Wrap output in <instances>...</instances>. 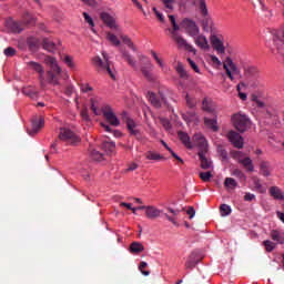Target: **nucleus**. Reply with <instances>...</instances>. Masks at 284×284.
Wrapping results in <instances>:
<instances>
[{"label":"nucleus","instance_id":"1","mask_svg":"<svg viewBox=\"0 0 284 284\" xmlns=\"http://www.w3.org/2000/svg\"><path fill=\"white\" fill-rule=\"evenodd\" d=\"M44 63L51 68V70L47 72L48 83L51 85H59V79H61V68L57 63V59L48 55L44 59Z\"/></svg>","mask_w":284,"mask_h":284},{"label":"nucleus","instance_id":"2","mask_svg":"<svg viewBox=\"0 0 284 284\" xmlns=\"http://www.w3.org/2000/svg\"><path fill=\"white\" fill-rule=\"evenodd\" d=\"M231 121L235 130H237V132H241L242 134L243 132H247V130L252 128V121L250 120V118H247V115L243 113L233 114V116L231 118Z\"/></svg>","mask_w":284,"mask_h":284},{"label":"nucleus","instance_id":"3","mask_svg":"<svg viewBox=\"0 0 284 284\" xmlns=\"http://www.w3.org/2000/svg\"><path fill=\"white\" fill-rule=\"evenodd\" d=\"M103 59L101 57L93 58V65H95L98 72H108V74L111 77V79H114V72H112V69L110 68V61L108 59V53L102 52Z\"/></svg>","mask_w":284,"mask_h":284},{"label":"nucleus","instance_id":"4","mask_svg":"<svg viewBox=\"0 0 284 284\" xmlns=\"http://www.w3.org/2000/svg\"><path fill=\"white\" fill-rule=\"evenodd\" d=\"M59 139L70 145H77L81 141L72 130L65 128L60 129Z\"/></svg>","mask_w":284,"mask_h":284},{"label":"nucleus","instance_id":"5","mask_svg":"<svg viewBox=\"0 0 284 284\" xmlns=\"http://www.w3.org/2000/svg\"><path fill=\"white\" fill-rule=\"evenodd\" d=\"M181 28L185 30L189 37H199V33L201 32V29H199V26H196V22L187 18L182 20Z\"/></svg>","mask_w":284,"mask_h":284},{"label":"nucleus","instance_id":"6","mask_svg":"<svg viewBox=\"0 0 284 284\" xmlns=\"http://www.w3.org/2000/svg\"><path fill=\"white\" fill-rule=\"evenodd\" d=\"M102 114L110 125H113L114 128H119V125H121L119 118H116V114L112 111L110 105L102 108Z\"/></svg>","mask_w":284,"mask_h":284},{"label":"nucleus","instance_id":"7","mask_svg":"<svg viewBox=\"0 0 284 284\" xmlns=\"http://www.w3.org/2000/svg\"><path fill=\"white\" fill-rule=\"evenodd\" d=\"M173 41H175L178 48L186 50V52H192L196 54V49L192 44L187 43V40L184 39L180 33H173Z\"/></svg>","mask_w":284,"mask_h":284},{"label":"nucleus","instance_id":"8","mask_svg":"<svg viewBox=\"0 0 284 284\" xmlns=\"http://www.w3.org/2000/svg\"><path fill=\"white\" fill-rule=\"evenodd\" d=\"M193 143L199 148V153H207V140L203 133H195L193 135Z\"/></svg>","mask_w":284,"mask_h":284},{"label":"nucleus","instance_id":"9","mask_svg":"<svg viewBox=\"0 0 284 284\" xmlns=\"http://www.w3.org/2000/svg\"><path fill=\"white\" fill-rule=\"evenodd\" d=\"M122 121L124 123H126L128 130L130 131L131 134H133V136H140L141 132L139 130H136V123H134V120L130 119V116H128V112H122Z\"/></svg>","mask_w":284,"mask_h":284},{"label":"nucleus","instance_id":"10","mask_svg":"<svg viewBox=\"0 0 284 284\" xmlns=\"http://www.w3.org/2000/svg\"><path fill=\"white\" fill-rule=\"evenodd\" d=\"M227 139H229L230 143H232V145H234V148H237V150H242L243 136H241V134H239V132L230 131L227 133Z\"/></svg>","mask_w":284,"mask_h":284},{"label":"nucleus","instance_id":"11","mask_svg":"<svg viewBox=\"0 0 284 284\" xmlns=\"http://www.w3.org/2000/svg\"><path fill=\"white\" fill-rule=\"evenodd\" d=\"M200 12L203 17L204 28H210V24L212 23V18L210 17V12L207 11V4L205 3V0H200Z\"/></svg>","mask_w":284,"mask_h":284},{"label":"nucleus","instance_id":"12","mask_svg":"<svg viewBox=\"0 0 284 284\" xmlns=\"http://www.w3.org/2000/svg\"><path fill=\"white\" fill-rule=\"evenodd\" d=\"M28 65L31 70H34V72H38V74H40L39 77V81H40V85L41 88H45V81L43 80V74H45V70L43 69V67L34 61L28 62Z\"/></svg>","mask_w":284,"mask_h":284},{"label":"nucleus","instance_id":"13","mask_svg":"<svg viewBox=\"0 0 284 284\" xmlns=\"http://www.w3.org/2000/svg\"><path fill=\"white\" fill-rule=\"evenodd\" d=\"M149 101L154 108H161L162 103H165V95H163V92H159V95L154 92L148 93Z\"/></svg>","mask_w":284,"mask_h":284},{"label":"nucleus","instance_id":"14","mask_svg":"<svg viewBox=\"0 0 284 284\" xmlns=\"http://www.w3.org/2000/svg\"><path fill=\"white\" fill-rule=\"evenodd\" d=\"M152 70H154V65L152 64V61L146 60V62H144V65L141 67V72L144 79H146V81H154V75H152Z\"/></svg>","mask_w":284,"mask_h":284},{"label":"nucleus","instance_id":"15","mask_svg":"<svg viewBox=\"0 0 284 284\" xmlns=\"http://www.w3.org/2000/svg\"><path fill=\"white\" fill-rule=\"evenodd\" d=\"M100 18L103 23H105V26H108V28H110L111 30H119V26H116V20H114V18L110 16V13L102 12L100 14Z\"/></svg>","mask_w":284,"mask_h":284},{"label":"nucleus","instance_id":"16","mask_svg":"<svg viewBox=\"0 0 284 284\" xmlns=\"http://www.w3.org/2000/svg\"><path fill=\"white\" fill-rule=\"evenodd\" d=\"M7 28L11 30V32H14L16 34H19L23 32V22L14 21L13 19H9L7 21Z\"/></svg>","mask_w":284,"mask_h":284},{"label":"nucleus","instance_id":"17","mask_svg":"<svg viewBox=\"0 0 284 284\" xmlns=\"http://www.w3.org/2000/svg\"><path fill=\"white\" fill-rule=\"evenodd\" d=\"M178 139L187 148V150H192L194 148V144H192V140H190V135H187L186 132L179 131L178 132Z\"/></svg>","mask_w":284,"mask_h":284},{"label":"nucleus","instance_id":"18","mask_svg":"<svg viewBox=\"0 0 284 284\" xmlns=\"http://www.w3.org/2000/svg\"><path fill=\"white\" fill-rule=\"evenodd\" d=\"M270 236L272 241L277 243V245H283L284 244V232L281 230H272L270 233Z\"/></svg>","mask_w":284,"mask_h":284},{"label":"nucleus","instance_id":"19","mask_svg":"<svg viewBox=\"0 0 284 284\" xmlns=\"http://www.w3.org/2000/svg\"><path fill=\"white\" fill-rule=\"evenodd\" d=\"M194 43H195V45H197V48H201V50H209V48H210L207 38H205V36H203V34L195 36Z\"/></svg>","mask_w":284,"mask_h":284},{"label":"nucleus","instance_id":"20","mask_svg":"<svg viewBox=\"0 0 284 284\" xmlns=\"http://www.w3.org/2000/svg\"><path fill=\"white\" fill-rule=\"evenodd\" d=\"M211 43L213 49L217 51V54H225V45H223V41L219 37H213Z\"/></svg>","mask_w":284,"mask_h":284},{"label":"nucleus","instance_id":"21","mask_svg":"<svg viewBox=\"0 0 284 284\" xmlns=\"http://www.w3.org/2000/svg\"><path fill=\"white\" fill-rule=\"evenodd\" d=\"M270 195L275 200V201H284V192L281 190L278 186H271L270 190Z\"/></svg>","mask_w":284,"mask_h":284},{"label":"nucleus","instance_id":"22","mask_svg":"<svg viewBox=\"0 0 284 284\" xmlns=\"http://www.w3.org/2000/svg\"><path fill=\"white\" fill-rule=\"evenodd\" d=\"M206 153H197L202 170H212V161L205 156Z\"/></svg>","mask_w":284,"mask_h":284},{"label":"nucleus","instance_id":"23","mask_svg":"<svg viewBox=\"0 0 284 284\" xmlns=\"http://www.w3.org/2000/svg\"><path fill=\"white\" fill-rule=\"evenodd\" d=\"M42 45L48 52H57V49L59 48V45H61V42L58 41L57 43L50 39H44Z\"/></svg>","mask_w":284,"mask_h":284},{"label":"nucleus","instance_id":"24","mask_svg":"<svg viewBox=\"0 0 284 284\" xmlns=\"http://www.w3.org/2000/svg\"><path fill=\"white\" fill-rule=\"evenodd\" d=\"M145 251V246L141 242H132L129 246V252L131 254L139 255L141 252Z\"/></svg>","mask_w":284,"mask_h":284},{"label":"nucleus","instance_id":"25","mask_svg":"<svg viewBox=\"0 0 284 284\" xmlns=\"http://www.w3.org/2000/svg\"><path fill=\"white\" fill-rule=\"evenodd\" d=\"M146 219H159L161 216V210L156 209L155 206H148L145 211Z\"/></svg>","mask_w":284,"mask_h":284},{"label":"nucleus","instance_id":"26","mask_svg":"<svg viewBox=\"0 0 284 284\" xmlns=\"http://www.w3.org/2000/svg\"><path fill=\"white\" fill-rule=\"evenodd\" d=\"M45 123V120H43V118H40L39 120H34L32 122V131L29 132L30 135L32 134H37L39 132V130H41V128H43Z\"/></svg>","mask_w":284,"mask_h":284},{"label":"nucleus","instance_id":"27","mask_svg":"<svg viewBox=\"0 0 284 284\" xmlns=\"http://www.w3.org/2000/svg\"><path fill=\"white\" fill-rule=\"evenodd\" d=\"M260 172L261 174H263V176H270V174L272 173V166L270 165V162H261Z\"/></svg>","mask_w":284,"mask_h":284},{"label":"nucleus","instance_id":"28","mask_svg":"<svg viewBox=\"0 0 284 284\" xmlns=\"http://www.w3.org/2000/svg\"><path fill=\"white\" fill-rule=\"evenodd\" d=\"M22 94L29 97L30 99H37L39 92L32 87H26L22 89Z\"/></svg>","mask_w":284,"mask_h":284},{"label":"nucleus","instance_id":"29","mask_svg":"<svg viewBox=\"0 0 284 284\" xmlns=\"http://www.w3.org/2000/svg\"><path fill=\"white\" fill-rule=\"evenodd\" d=\"M239 163L243 164V166L247 172H254V164L252 163V159L250 158L239 159Z\"/></svg>","mask_w":284,"mask_h":284},{"label":"nucleus","instance_id":"30","mask_svg":"<svg viewBox=\"0 0 284 284\" xmlns=\"http://www.w3.org/2000/svg\"><path fill=\"white\" fill-rule=\"evenodd\" d=\"M204 125L210 128L213 132H219V125H216V119L204 118Z\"/></svg>","mask_w":284,"mask_h":284},{"label":"nucleus","instance_id":"31","mask_svg":"<svg viewBox=\"0 0 284 284\" xmlns=\"http://www.w3.org/2000/svg\"><path fill=\"white\" fill-rule=\"evenodd\" d=\"M197 263L199 262L196 261V254L191 253L186 263H185V267H186V270H193V267H196Z\"/></svg>","mask_w":284,"mask_h":284},{"label":"nucleus","instance_id":"32","mask_svg":"<svg viewBox=\"0 0 284 284\" xmlns=\"http://www.w3.org/2000/svg\"><path fill=\"white\" fill-rule=\"evenodd\" d=\"M116 149V144L114 142L104 141L102 143V150L106 152V154H112L114 150Z\"/></svg>","mask_w":284,"mask_h":284},{"label":"nucleus","instance_id":"33","mask_svg":"<svg viewBox=\"0 0 284 284\" xmlns=\"http://www.w3.org/2000/svg\"><path fill=\"white\" fill-rule=\"evenodd\" d=\"M22 23L23 27L26 28V26H34V23H37V20L34 19V17H32V14L27 12L22 18Z\"/></svg>","mask_w":284,"mask_h":284},{"label":"nucleus","instance_id":"34","mask_svg":"<svg viewBox=\"0 0 284 284\" xmlns=\"http://www.w3.org/2000/svg\"><path fill=\"white\" fill-rule=\"evenodd\" d=\"M239 183H236V180L234 178H226L224 180V187L227 190H236Z\"/></svg>","mask_w":284,"mask_h":284},{"label":"nucleus","instance_id":"35","mask_svg":"<svg viewBox=\"0 0 284 284\" xmlns=\"http://www.w3.org/2000/svg\"><path fill=\"white\" fill-rule=\"evenodd\" d=\"M123 59L131 65V68L136 69V60L128 51H122Z\"/></svg>","mask_w":284,"mask_h":284},{"label":"nucleus","instance_id":"36","mask_svg":"<svg viewBox=\"0 0 284 284\" xmlns=\"http://www.w3.org/2000/svg\"><path fill=\"white\" fill-rule=\"evenodd\" d=\"M106 40H109V42L112 43V45H121V40L116 38L112 32H106Z\"/></svg>","mask_w":284,"mask_h":284},{"label":"nucleus","instance_id":"37","mask_svg":"<svg viewBox=\"0 0 284 284\" xmlns=\"http://www.w3.org/2000/svg\"><path fill=\"white\" fill-rule=\"evenodd\" d=\"M162 3L165 12H172V10H174V3H176V0H162Z\"/></svg>","mask_w":284,"mask_h":284},{"label":"nucleus","instance_id":"38","mask_svg":"<svg viewBox=\"0 0 284 284\" xmlns=\"http://www.w3.org/2000/svg\"><path fill=\"white\" fill-rule=\"evenodd\" d=\"M221 216H230L232 214V207L227 204H222L220 206Z\"/></svg>","mask_w":284,"mask_h":284},{"label":"nucleus","instance_id":"39","mask_svg":"<svg viewBox=\"0 0 284 284\" xmlns=\"http://www.w3.org/2000/svg\"><path fill=\"white\" fill-rule=\"evenodd\" d=\"M27 43H28L30 50H37V48H39V39H37L34 37L28 38Z\"/></svg>","mask_w":284,"mask_h":284},{"label":"nucleus","instance_id":"40","mask_svg":"<svg viewBox=\"0 0 284 284\" xmlns=\"http://www.w3.org/2000/svg\"><path fill=\"white\" fill-rule=\"evenodd\" d=\"M253 184H254L255 190H257V192H260V194H265V192H267L265 186H263V184H261V180L254 179Z\"/></svg>","mask_w":284,"mask_h":284},{"label":"nucleus","instance_id":"41","mask_svg":"<svg viewBox=\"0 0 284 284\" xmlns=\"http://www.w3.org/2000/svg\"><path fill=\"white\" fill-rule=\"evenodd\" d=\"M121 39H122L123 43L125 45H128V48L133 50V52H136V47H134V43L132 42V40L128 36H121Z\"/></svg>","mask_w":284,"mask_h":284},{"label":"nucleus","instance_id":"42","mask_svg":"<svg viewBox=\"0 0 284 284\" xmlns=\"http://www.w3.org/2000/svg\"><path fill=\"white\" fill-rule=\"evenodd\" d=\"M217 154H220L221 161H227V159H229L227 151L221 144L217 145Z\"/></svg>","mask_w":284,"mask_h":284},{"label":"nucleus","instance_id":"43","mask_svg":"<svg viewBox=\"0 0 284 284\" xmlns=\"http://www.w3.org/2000/svg\"><path fill=\"white\" fill-rule=\"evenodd\" d=\"M146 159L149 161H161V159H163V156L159 153H154L152 151H149L146 154H145Z\"/></svg>","mask_w":284,"mask_h":284},{"label":"nucleus","instance_id":"44","mask_svg":"<svg viewBox=\"0 0 284 284\" xmlns=\"http://www.w3.org/2000/svg\"><path fill=\"white\" fill-rule=\"evenodd\" d=\"M263 245L266 250V252H274L275 247H276V243L270 241V240H265L263 242Z\"/></svg>","mask_w":284,"mask_h":284},{"label":"nucleus","instance_id":"45","mask_svg":"<svg viewBox=\"0 0 284 284\" xmlns=\"http://www.w3.org/2000/svg\"><path fill=\"white\" fill-rule=\"evenodd\" d=\"M90 156L93 161H103V153L97 150H92Z\"/></svg>","mask_w":284,"mask_h":284},{"label":"nucleus","instance_id":"46","mask_svg":"<svg viewBox=\"0 0 284 284\" xmlns=\"http://www.w3.org/2000/svg\"><path fill=\"white\" fill-rule=\"evenodd\" d=\"M176 72L181 77V79L187 78V72H185V69L183 68L182 63H178Z\"/></svg>","mask_w":284,"mask_h":284},{"label":"nucleus","instance_id":"47","mask_svg":"<svg viewBox=\"0 0 284 284\" xmlns=\"http://www.w3.org/2000/svg\"><path fill=\"white\" fill-rule=\"evenodd\" d=\"M200 179L201 181H203L204 183L210 182V180L212 179V172L207 171V172H201L200 173Z\"/></svg>","mask_w":284,"mask_h":284},{"label":"nucleus","instance_id":"48","mask_svg":"<svg viewBox=\"0 0 284 284\" xmlns=\"http://www.w3.org/2000/svg\"><path fill=\"white\" fill-rule=\"evenodd\" d=\"M185 99H186L187 108H190L192 110V108L196 106V100H194V98H191L190 94H186Z\"/></svg>","mask_w":284,"mask_h":284},{"label":"nucleus","instance_id":"49","mask_svg":"<svg viewBox=\"0 0 284 284\" xmlns=\"http://www.w3.org/2000/svg\"><path fill=\"white\" fill-rule=\"evenodd\" d=\"M183 119L190 123V121H194V119H196V113L194 111L187 112L186 114H183Z\"/></svg>","mask_w":284,"mask_h":284},{"label":"nucleus","instance_id":"50","mask_svg":"<svg viewBox=\"0 0 284 284\" xmlns=\"http://www.w3.org/2000/svg\"><path fill=\"white\" fill-rule=\"evenodd\" d=\"M234 64V61L232 60V58L227 57L224 62H223V69L225 70V72H227V70H230V68Z\"/></svg>","mask_w":284,"mask_h":284},{"label":"nucleus","instance_id":"51","mask_svg":"<svg viewBox=\"0 0 284 284\" xmlns=\"http://www.w3.org/2000/svg\"><path fill=\"white\" fill-rule=\"evenodd\" d=\"M233 176H236L237 179H240L241 181H245L246 176L245 173H243V171L235 169L233 171Z\"/></svg>","mask_w":284,"mask_h":284},{"label":"nucleus","instance_id":"52","mask_svg":"<svg viewBox=\"0 0 284 284\" xmlns=\"http://www.w3.org/2000/svg\"><path fill=\"white\" fill-rule=\"evenodd\" d=\"M148 267V262H141L139 265L140 272H142L143 276H150V271H143Z\"/></svg>","mask_w":284,"mask_h":284},{"label":"nucleus","instance_id":"53","mask_svg":"<svg viewBox=\"0 0 284 284\" xmlns=\"http://www.w3.org/2000/svg\"><path fill=\"white\" fill-rule=\"evenodd\" d=\"M187 63L191 65L194 72H196L197 74H201V70L199 69V65H196V62H194V60L187 58Z\"/></svg>","mask_w":284,"mask_h":284},{"label":"nucleus","instance_id":"54","mask_svg":"<svg viewBox=\"0 0 284 284\" xmlns=\"http://www.w3.org/2000/svg\"><path fill=\"white\" fill-rule=\"evenodd\" d=\"M3 54H6L7 57H14V54H17V49L9 47L4 49Z\"/></svg>","mask_w":284,"mask_h":284},{"label":"nucleus","instance_id":"55","mask_svg":"<svg viewBox=\"0 0 284 284\" xmlns=\"http://www.w3.org/2000/svg\"><path fill=\"white\" fill-rule=\"evenodd\" d=\"M252 101L255 103L256 108H265V102L258 100V97L252 95Z\"/></svg>","mask_w":284,"mask_h":284},{"label":"nucleus","instance_id":"56","mask_svg":"<svg viewBox=\"0 0 284 284\" xmlns=\"http://www.w3.org/2000/svg\"><path fill=\"white\" fill-rule=\"evenodd\" d=\"M83 18H84V21L89 23V26H91V28H94V20H92V17H90L88 12H83Z\"/></svg>","mask_w":284,"mask_h":284},{"label":"nucleus","instance_id":"57","mask_svg":"<svg viewBox=\"0 0 284 284\" xmlns=\"http://www.w3.org/2000/svg\"><path fill=\"white\" fill-rule=\"evenodd\" d=\"M151 54L153 59L156 61L158 65H160V68H163V60L156 54V52L151 51Z\"/></svg>","mask_w":284,"mask_h":284},{"label":"nucleus","instance_id":"58","mask_svg":"<svg viewBox=\"0 0 284 284\" xmlns=\"http://www.w3.org/2000/svg\"><path fill=\"white\" fill-rule=\"evenodd\" d=\"M179 30H181V27L179 24H173V29H169L171 33V39L174 38V34H179Z\"/></svg>","mask_w":284,"mask_h":284},{"label":"nucleus","instance_id":"59","mask_svg":"<svg viewBox=\"0 0 284 284\" xmlns=\"http://www.w3.org/2000/svg\"><path fill=\"white\" fill-rule=\"evenodd\" d=\"M83 121H90V114L88 113V108H83L80 112Z\"/></svg>","mask_w":284,"mask_h":284},{"label":"nucleus","instance_id":"60","mask_svg":"<svg viewBox=\"0 0 284 284\" xmlns=\"http://www.w3.org/2000/svg\"><path fill=\"white\" fill-rule=\"evenodd\" d=\"M64 63H67L70 68H74V62L72 61V57L64 55L63 58Z\"/></svg>","mask_w":284,"mask_h":284},{"label":"nucleus","instance_id":"61","mask_svg":"<svg viewBox=\"0 0 284 284\" xmlns=\"http://www.w3.org/2000/svg\"><path fill=\"white\" fill-rule=\"evenodd\" d=\"M231 156H232V159H236L239 161V159H242L243 152H241V151H231Z\"/></svg>","mask_w":284,"mask_h":284},{"label":"nucleus","instance_id":"62","mask_svg":"<svg viewBox=\"0 0 284 284\" xmlns=\"http://www.w3.org/2000/svg\"><path fill=\"white\" fill-rule=\"evenodd\" d=\"M85 6H90L91 8H97V0H81Z\"/></svg>","mask_w":284,"mask_h":284},{"label":"nucleus","instance_id":"63","mask_svg":"<svg viewBox=\"0 0 284 284\" xmlns=\"http://www.w3.org/2000/svg\"><path fill=\"white\" fill-rule=\"evenodd\" d=\"M73 92H74V87L69 85V87L65 88L64 94L67 97H72Z\"/></svg>","mask_w":284,"mask_h":284},{"label":"nucleus","instance_id":"64","mask_svg":"<svg viewBox=\"0 0 284 284\" xmlns=\"http://www.w3.org/2000/svg\"><path fill=\"white\" fill-rule=\"evenodd\" d=\"M254 199H256V195H254L252 193H246L244 195V201H254Z\"/></svg>","mask_w":284,"mask_h":284}]
</instances>
